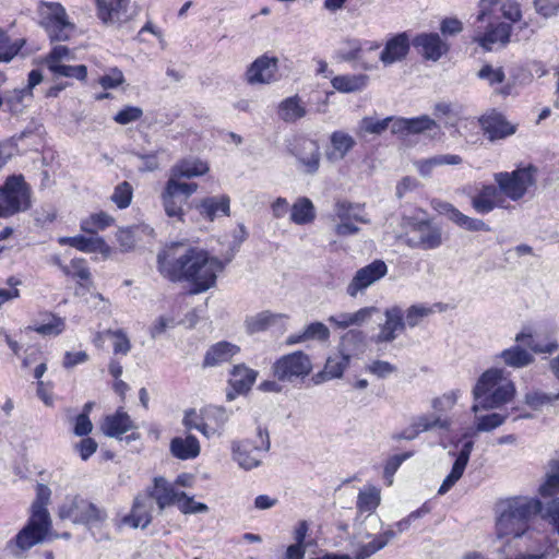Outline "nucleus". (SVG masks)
<instances>
[{"label":"nucleus","mask_w":559,"mask_h":559,"mask_svg":"<svg viewBox=\"0 0 559 559\" xmlns=\"http://www.w3.org/2000/svg\"><path fill=\"white\" fill-rule=\"evenodd\" d=\"M159 273L171 282L186 281L193 294L204 293L216 284L225 263L206 250L186 242H173L157 255Z\"/></svg>","instance_id":"1"},{"label":"nucleus","mask_w":559,"mask_h":559,"mask_svg":"<svg viewBox=\"0 0 559 559\" xmlns=\"http://www.w3.org/2000/svg\"><path fill=\"white\" fill-rule=\"evenodd\" d=\"M496 534L498 538H520L530 532V520L542 512L536 498L512 497L496 503Z\"/></svg>","instance_id":"2"},{"label":"nucleus","mask_w":559,"mask_h":559,"mask_svg":"<svg viewBox=\"0 0 559 559\" xmlns=\"http://www.w3.org/2000/svg\"><path fill=\"white\" fill-rule=\"evenodd\" d=\"M516 393L515 385L507 372L500 368H490L478 378L472 394L474 404L472 412L501 408L510 403Z\"/></svg>","instance_id":"3"},{"label":"nucleus","mask_w":559,"mask_h":559,"mask_svg":"<svg viewBox=\"0 0 559 559\" xmlns=\"http://www.w3.org/2000/svg\"><path fill=\"white\" fill-rule=\"evenodd\" d=\"M497 2L498 0H480L479 12L473 22L472 39L487 51L496 47H506L510 41L511 24L503 22L493 24L490 21L489 7Z\"/></svg>","instance_id":"4"},{"label":"nucleus","mask_w":559,"mask_h":559,"mask_svg":"<svg viewBox=\"0 0 559 559\" xmlns=\"http://www.w3.org/2000/svg\"><path fill=\"white\" fill-rule=\"evenodd\" d=\"M364 350V334L360 331L347 332L341 343L340 353L326 359L324 369L313 377L316 384L341 378L349 365L350 357Z\"/></svg>","instance_id":"5"},{"label":"nucleus","mask_w":559,"mask_h":559,"mask_svg":"<svg viewBox=\"0 0 559 559\" xmlns=\"http://www.w3.org/2000/svg\"><path fill=\"white\" fill-rule=\"evenodd\" d=\"M538 169L534 165L518 167L512 171H500L493 175L500 193L513 202L522 200L537 182Z\"/></svg>","instance_id":"6"},{"label":"nucleus","mask_w":559,"mask_h":559,"mask_svg":"<svg viewBox=\"0 0 559 559\" xmlns=\"http://www.w3.org/2000/svg\"><path fill=\"white\" fill-rule=\"evenodd\" d=\"M32 206V190L22 175L9 176L0 187V217L7 218Z\"/></svg>","instance_id":"7"},{"label":"nucleus","mask_w":559,"mask_h":559,"mask_svg":"<svg viewBox=\"0 0 559 559\" xmlns=\"http://www.w3.org/2000/svg\"><path fill=\"white\" fill-rule=\"evenodd\" d=\"M271 448L269 431L258 427L254 439H242L231 443L234 460L239 467L250 471L261 465L263 454Z\"/></svg>","instance_id":"8"},{"label":"nucleus","mask_w":559,"mask_h":559,"mask_svg":"<svg viewBox=\"0 0 559 559\" xmlns=\"http://www.w3.org/2000/svg\"><path fill=\"white\" fill-rule=\"evenodd\" d=\"M274 377L282 382L295 383L312 371V361L306 353L296 350L281 356L272 366Z\"/></svg>","instance_id":"9"},{"label":"nucleus","mask_w":559,"mask_h":559,"mask_svg":"<svg viewBox=\"0 0 559 559\" xmlns=\"http://www.w3.org/2000/svg\"><path fill=\"white\" fill-rule=\"evenodd\" d=\"M58 515L74 524H84L92 528L100 521V510L88 499L73 496L67 497L59 506Z\"/></svg>","instance_id":"10"},{"label":"nucleus","mask_w":559,"mask_h":559,"mask_svg":"<svg viewBox=\"0 0 559 559\" xmlns=\"http://www.w3.org/2000/svg\"><path fill=\"white\" fill-rule=\"evenodd\" d=\"M40 24L51 40H68L74 28L68 19L66 9L57 2H43Z\"/></svg>","instance_id":"11"},{"label":"nucleus","mask_w":559,"mask_h":559,"mask_svg":"<svg viewBox=\"0 0 559 559\" xmlns=\"http://www.w3.org/2000/svg\"><path fill=\"white\" fill-rule=\"evenodd\" d=\"M406 243L411 248L432 250L442 243V230L429 221L413 224L406 235Z\"/></svg>","instance_id":"12"},{"label":"nucleus","mask_w":559,"mask_h":559,"mask_svg":"<svg viewBox=\"0 0 559 559\" xmlns=\"http://www.w3.org/2000/svg\"><path fill=\"white\" fill-rule=\"evenodd\" d=\"M50 524V521H37L34 516H31L28 524L16 535L14 542L10 543L9 547L12 554L21 556L24 551L43 542Z\"/></svg>","instance_id":"13"},{"label":"nucleus","mask_w":559,"mask_h":559,"mask_svg":"<svg viewBox=\"0 0 559 559\" xmlns=\"http://www.w3.org/2000/svg\"><path fill=\"white\" fill-rule=\"evenodd\" d=\"M74 57L67 46H56L46 57L45 62L48 69L58 76L75 78L84 80L86 78L85 66H69L66 62L73 60Z\"/></svg>","instance_id":"14"},{"label":"nucleus","mask_w":559,"mask_h":559,"mask_svg":"<svg viewBox=\"0 0 559 559\" xmlns=\"http://www.w3.org/2000/svg\"><path fill=\"white\" fill-rule=\"evenodd\" d=\"M391 132L402 139L426 132L433 138L440 133V127L427 115L414 118L396 117L391 126Z\"/></svg>","instance_id":"15"},{"label":"nucleus","mask_w":559,"mask_h":559,"mask_svg":"<svg viewBox=\"0 0 559 559\" xmlns=\"http://www.w3.org/2000/svg\"><path fill=\"white\" fill-rule=\"evenodd\" d=\"M388 273V266L382 260H374L370 264L359 269L346 287L350 297L364 293L372 284L381 280Z\"/></svg>","instance_id":"16"},{"label":"nucleus","mask_w":559,"mask_h":559,"mask_svg":"<svg viewBox=\"0 0 559 559\" xmlns=\"http://www.w3.org/2000/svg\"><path fill=\"white\" fill-rule=\"evenodd\" d=\"M479 124L489 141L502 140L516 132V126L497 110H491L479 118Z\"/></svg>","instance_id":"17"},{"label":"nucleus","mask_w":559,"mask_h":559,"mask_svg":"<svg viewBox=\"0 0 559 559\" xmlns=\"http://www.w3.org/2000/svg\"><path fill=\"white\" fill-rule=\"evenodd\" d=\"M472 207L476 213L485 215L495 209H507L508 202L496 185H484L477 194L471 199Z\"/></svg>","instance_id":"18"},{"label":"nucleus","mask_w":559,"mask_h":559,"mask_svg":"<svg viewBox=\"0 0 559 559\" xmlns=\"http://www.w3.org/2000/svg\"><path fill=\"white\" fill-rule=\"evenodd\" d=\"M154 502L145 491L139 493L133 502L130 514L122 519V523L132 528H145L153 520Z\"/></svg>","instance_id":"19"},{"label":"nucleus","mask_w":559,"mask_h":559,"mask_svg":"<svg viewBox=\"0 0 559 559\" xmlns=\"http://www.w3.org/2000/svg\"><path fill=\"white\" fill-rule=\"evenodd\" d=\"M278 59L263 55L257 58L246 71V81L251 84H269L275 79Z\"/></svg>","instance_id":"20"},{"label":"nucleus","mask_w":559,"mask_h":559,"mask_svg":"<svg viewBox=\"0 0 559 559\" xmlns=\"http://www.w3.org/2000/svg\"><path fill=\"white\" fill-rule=\"evenodd\" d=\"M384 323L380 324V331L373 337L377 344L393 342L406 328V323H404L403 319V310L399 306L388 308L384 311Z\"/></svg>","instance_id":"21"},{"label":"nucleus","mask_w":559,"mask_h":559,"mask_svg":"<svg viewBox=\"0 0 559 559\" xmlns=\"http://www.w3.org/2000/svg\"><path fill=\"white\" fill-rule=\"evenodd\" d=\"M138 14V9L131 0L107 1V26L129 28L128 23Z\"/></svg>","instance_id":"22"},{"label":"nucleus","mask_w":559,"mask_h":559,"mask_svg":"<svg viewBox=\"0 0 559 559\" xmlns=\"http://www.w3.org/2000/svg\"><path fill=\"white\" fill-rule=\"evenodd\" d=\"M136 426L127 412L120 407L114 415L107 416V437L122 440L121 436L131 431L127 435L124 440L127 443L136 440L139 433L135 431Z\"/></svg>","instance_id":"23"},{"label":"nucleus","mask_w":559,"mask_h":559,"mask_svg":"<svg viewBox=\"0 0 559 559\" xmlns=\"http://www.w3.org/2000/svg\"><path fill=\"white\" fill-rule=\"evenodd\" d=\"M145 492L152 497L153 502H156L160 512L176 501L180 503L182 498L164 477H155L153 486L147 487Z\"/></svg>","instance_id":"24"},{"label":"nucleus","mask_w":559,"mask_h":559,"mask_svg":"<svg viewBox=\"0 0 559 559\" xmlns=\"http://www.w3.org/2000/svg\"><path fill=\"white\" fill-rule=\"evenodd\" d=\"M413 45L428 60H439L448 50L449 46L437 33L420 34L415 37Z\"/></svg>","instance_id":"25"},{"label":"nucleus","mask_w":559,"mask_h":559,"mask_svg":"<svg viewBox=\"0 0 559 559\" xmlns=\"http://www.w3.org/2000/svg\"><path fill=\"white\" fill-rule=\"evenodd\" d=\"M294 154L304 167V171L313 175L320 166L319 145L310 139H300L297 143Z\"/></svg>","instance_id":"26"},{"label":"nucleus","mask_w":559,"mask_h":559,"mask_svg":"<svg viewBox=\"0 0 559 559\" xmlns=\"http://www.w3.org/2000/svg\"><path fill=\"white\" fill-rule=\"evenodd\" d=\"M239 352L238 345L226 341L217 342L206 350L202 366L212 368L229 362Z\"/></svg>","instance_id":"27"},{"label":"nucleus","mask_w":559,"mask_h":559,"mask_svg":"<svg viewBox=\"0 0 559 559\" xmlns=\"http://www.w3.org/2000/svg\"><path fill=\"white\" fill-rule=\"evenodd\" d=\"M162 205L166 215L182 222L185 216L183 205L187 203L185 198L178 193L174 180H167L160 194Z\"/></svg>","instance_id":"28"},{"label":"nucleus","mask_w":559,"mask_h":559,"mask_svg":"<svg viewBox=\"0 0 559 559\" xmlns=\"http://www.w3.org/2000/svg\"><path fill=\"white\" fill-rule=\"evenodd\" d=\"M409 50V38L406 33H399L390 38L380 53V60L384 66L403 60Z\"/></svg>","instance_id":"29"},{"label":"nucleus","mask_w":559,"mask_h":559,"mask_svg":"<svg viewBox=\"0 0 559 559\" xmlns=\"http://www.w3.org/2000/svg\"><path fill=\"white\" fill-rule=\"evenodd\" d=\"M474 443L472 441H467L463 444L461 448L454 464L452 466V469L450 474L444 478L443 483L441 484L438 493L444 495L447 493L455 484L456 481L463 476V473L466 468V465L469 461V456L473 450Z\"/></svg>","instance_id":"30"},{"label":"nucleus","mask_w":559,"mask_h":559,"mask_svg":"<svg viewBox=\"0 0 559 559\" xmlns=\"http://www.w3.org/2000/svg\"><path fill=\"white\" fill-rule=\"evenodd\" d=\"M169 452L181 461L193 460L199 456L201 445L197 437L189 433L185 437L173 438L169 443Z\"/></svg>","instance_id":"31"},{"label":"nucleus","mask_w":559,"mask_h":559,"mask_svg":"<svg viewBox=\"0 0 559 559\" xmlns=\"http://www.w3.org/2000/svg\"><path fill=\"white\" fill-rule=\"evenodd\" d=\"M197 209L203 217L210 221H214L219 216H229L230 199L226 194L207 197L200 201Z\"/></svg>","instance_id":"32"},{"label":"nucleus","mask_w":559,"mask_h":559,"mask_svg":"<svg viewBox=\"0 0 559 559\" xmlns=\"http://www.w3.org/2000/svg\"><path fill=\"white\" fill-rule=\"evenodd\" d=\"M331 147L326 151L328 160L335 163L344 159L349 151L356 145L355 139L344 132L334 131L330 136Z\"/></svg>","instance_id":"33"},{"label":"nucleus","mask_w":559,"mask_h":559,"mask_svg":"<svg viewBox=\"0 0 559 559\" xmlns=\"http://www.w3.org/2000/svg\"><path fill=\"white\" fill-rule=\"evenodd\" d=\"M209 171L206 163L199 158H185L174 165L170 169V177L175 178H193L199 177Z\"/></svg>","instance_id":"34"},{"label":"nucleus","mask_w":559,"mask_h":559,"mask_svg":"<svg viewBox=\"0 0 559 559\" xmlns=\"http://www.w3.org/2000/svg\"><path fill=\"white\" fill-rule=\"evenodd\" d=\"M258 372L245 365H237L233 368L230 373L229 383L231 388L238 393H247L255 382Z\"/></svg>","instance_id":"35"},{"label":"nucleus","mask_w":559,"mask_h":559,"mask_svg":"<svg viewBox=\"0 0 559 559\" xmlns=\"http://www.w3.org/2000/svg\"><path fill=\"white\" fill-rule=\"evenodd\" d=\"M412 421L418 430L419 435L421 432L431 431L435 429L449 431L452 426V420L450 417H442L435 413L421 414L414 417Z\"/></svg>","instance_id":"36"},{"label":"nucleus","mask_w":559,"mask_h":559,"mask_svg":"<svg viewBox=\"0 0 559 559\" xmlns=\"http://www.w3.org/2000/svg\"><path fill=\"white\" fill-rule=\"evenodd\" d=\"M107 342L114 356L112 359L118 361L120 357H126L132 349L131 340L123 329L107 330Z\"/></svg>","instance_id":"37"},{"label":"nucleus","mask_w":559,"mask_h":559,"mask_svg":"<svg viewBox=\"0 0 559 559\" xmlns=\"http://www.w3.org/2000/svg\"><path fill=\"white\" fill-rule=\"evenodd\" d=\"M366 74L336 75L331 80L332 86L341 93H355L362 91L368 84Z\"/></svg>","instance_id":"38"},{"label":"nucleus","mask_w":559,"mask_h":559,"mask_svg":"<svg viewBox=\"0 0 559 559\" xmlns=\"http://www.w3.org/2000/svg\"><path fill=\"white\" fill-rule=\"evenodd\" d=\"M498 357L504 365L514 369L524 368L534 361L533 355L520 345H514L502 350Z\"/></svg>","instance_id":"39"},{"label":"nucleus","mask_w":559,"mask_h":559,"mask_svg":"<svg viewBox=\"0 0 559 559\" xmlns=\"http://www.w3.org/2000/svg\"><path fill=\"white\" fill-rule=\"evenodd\" d=\"M397 533L393 530H386L383 533L376 535L373 539L367 544L358 547L355 552V559H367L377 551L383 549L390 540L395 538Z\"/></svg>","instance_id":"40"},{"label":"nucleus","mask_w":559,"mask_h":559,"mask_svg":"<svg viewBox=\"0 0 559 559\" xmlns=\"http://www.w3.org/2000/svg\"><path fill=\"white\" fill-rule=\"evenodd\" d=\"M559 555V548L555 542L548 537L538 540V547L535 551L520 552L506 559H554Z\"/></svg>","instance_id":"41"},{"label":"nucleus","mask_w":559,"mask_h":559,"mask_svg":"<svg viewBox=\"0 0 559 559\" xmlns=\"http://www.w3.org/2000/svg\"><path fill=\"white\" fill-rule=\"evenodd\" d=\"M307 114L306 107L302 105L298 96H292L284 99L278 107V115L285 122H295Z\"/></svg>","instance_id":"42"},{"label":"nucleus","mask_w":559,"mask_h":559,"mask_svg":"<svg viewBox=\"0 0 559 559\" xmlns=\"http://www.w3.org/2000/svg\"><path fill=\"white\" fill-rule=\"evenodd\" d=\"M59 243L71 246L84 252H103L104 248L103 240L94 236L61 237L59 238Z\"/></svg>","instance_id":"43"},{"label":"nucleus","mask_w":559,"mask_h":559,"mask_svg":"<svg viewBox=\"0 0 559 559\" xmlns=\"http://www.w3.org/2000/svg\"><path fill=\"white\" fill-rule=\"evenodd\" d=\"M51 490L44 484H38L36 488V499L32 504V516L37 521H50L47 506L50 502Z\"/></svg>","instance_id":"44"},{"label":"nucleus","mask_w":559,"mask_h":559,"mask_svg":"<svg viewBox=\"0 0 559 559\" xmlns=\"http://www.w3.org/2000/svg\"><path fill=\"white\" fill-rule=\"evenodd\" d=\"M334 211L340 221H354L362 224L370 223V221L364 214V207L360 204L338 201L335 204Z\"/></svg>","instance_id":"45"},{"label":"nucleus","mask_w":559,"mask_h":559,"mask_svg":"<svg viewBox=\"0 0 559 559\" xmlns=\"http://www.w3.org/2000/svg\"><path fill=\"white\" fill-rule=\"evenodd\" d=\"M281 314L272 313L271 311H261L253 316H249L245 320L246 330L249 334L259 333L265 331L272 324L276 322Z\"/></svg>","instance_id":"46"},{"label":"nucleus","mask_w":559,"mask_h":559,"mask_svg":"<svg viewBox=\"0 0 559 559\" xmlns=\"http://www.w3.org/2000/svg\"><path fill=\"white\" fill-rule=\"evenodd\" d=\"M539 493L544 498L552 497L559 493V461L549 462L548 471L544 483L539 486Z\"/></svg>","instance_id":"47"},{"label":"nucleus","mask_w":559,"mask_h":559,"mask_svg":"<svg viewBox=\"0 0 559 559\" xmlns=\"http://www.w3.org/2000/svg\"><path fill=\"white\" fill-rule=\"evenodd\" d=\"M314 217V206L308 198H300L294 203L290 219L295 224L305 225L312 222Z\"/></svg>","instance_id":"48"},{"label":"nucleus","mask_w":559,"mask_h":559,"mask_svg":"<svg viewBox=\"0 0 559 559\" xmlns=\"http://www.w3.org/2000/svg\"><path fill=\"white\" fill-rule=\"evenodd\" d=\"M380 501V489L369 486L359 491L356 507L360 513H372L379 507Z\"/></svg>","instance_id":"49"},{"label":"nucleus","mask_w":559,"mask_h":559,"mask_svg":"<svg viewBox=\"0 0 559 559\" xmlns=\"http://www.w3.org/2000/svg\"><path fill=\"white\" fill-rule=\"evenodd\" d=\"M33 96L29 88L13 90L8 92L3 98V103L8 106L9 110L17 115L23 111L26 106L25 102L29 100Z\"/></svg>","instance_id":"50"},{"label":"nucleus","mask_w":559,"mask_h":559,"mask_svg":"<svg viewBox=\"0 0 559 559\" xmlns=\"http://www.w3.org/2000/svg\"><path fill=\"white\" fill-rule=\"evenodd\" d=\"M395 119L396 117H386L381 120L373 117H365L359 123V133L379 135L383 133L388 128L391 129V126Z\"/></svg>","instance_id":"51"},{"label":"nucleus","mask_w":559,"mask_h":559,"mask_svg":"<svg viewBox=\"0 0 559 559\" xmlns=\"http://www.w3.org/2000/svg\"><path fill=\"white\" fill-rule=\"evenodd\" d=\"M67 423L76 437H86L93 430V424L86 413L73 415L71 409H67Z\"/></svg>","instance_id":"52"},{"label":"nucleus","mask_w":559,"mask_h":559,"mask_svg":"<svg viewBox=\"0 0 559 559\" xmlns=\"http://www.w3.org/2000/svg\"><path fill=\"white\" fill-rule=\"evenodd\" d=\"M507 414L490 413L487 415H477L475 417L476 432H489L500 427L507 420Z\"/></svg>","instance_id":"53"},{"label":"nucleus","mask_w":559,"mask_h":559,"mask_svg":"<svg viewBox=\"0 0 559 559\" xmlns=\"http://www.w3.org/2000/svg\"><path fill=\"white\" fill-rule=\"evenodd\" d=\"M515 342L518 344L527 346L534 353L551 354L558 349V344L556 341H549V342L543 344V343L536 341L532 334H526L524 332L516 334Z\"/></svg>","instance_id":"54"},{"label":"nucleus","mask_w":559,"mask_h":559,"mask_svg":"<svg viewBox=\"0 0 559 559\" xmlns=\"http://www.w3.org/2000/svg\"><path fill=\"white\" fill-rule=\"evenodd\" d=\"M47 322L32 328L35 332L44 336H57L66 329V322L62 318L52 313H47Z\"/></svg>","instance_id":"55"},{"label":"nucleus","mask_w":559,"mask_h":559,"mask_svg":"<svg viewBox=\"0 0 559 559\" xmlns=\"http://www.w3.org/2000/svg\"><path fill=\"white\" fill-rule=\"evenodd\" d=\"M559 400L558 393H545L539 390L527 392L524 396V403L534 411H539L545 405H549Z\"/></svg>","instance_id":"56"},{"label":"nucleus","mask_w":559,"mask_h":559,"mask_svg":"<svg viewBox=\"0 0 559 559\" xmlns=\"http://www.w3.org/2000/svg\"><path fill=\"white\" fill-rule=\"evenodd\" d=\"M433 312L435 310L431 306L424 304L413 305L406 310L404 323H406V326L413 329Z\"/></svg>","instance_id":"57"},{"label":"nucleus","mask_w":559,"mask_h":559,"mask_svg":"<svg viewBox=\"0 0 559 559\" xmlns=\"http://www.w3.org/2000/svg\"><path fill=\"white\" fill-rule=\"evenodd\" d=\"M432 206L440 215L445 216L448 219H450L452 223H454L459 227L462 226L464 218L466 217V215L463 214L453 204L445 202V201L433 200Z\"/></svg>","instance_id":"58"},{"label":"nucleus","mask_w":559,"mask_h":559,"mask_svg":"<svg viewBox=\"0 0 559 559\" xmlns=\"http://www.w3.org/2000/svg\"><path fill=\"white\" fill-rule=\"evenodd\" d=\"M122 370L123 368L120 361L116 359L110 360L108 365V371L110 376L115 379L112 383V389L115 393H117L120 396L121 401H124L126 393L130 390V386L128 383L120 379Z\"/></svg>","instance_id":"59"},{"label":"nucleus","mask_w":559,"mask_h":559,"mask_svg":"<svg viewBox=\"0 0 559 559\" xmlns=\"http://www.w3.org/2000/svg\"><path fill=\"white\" fill-rule=\"evenodd\" d=\"M133 197L132 186L128 181L120 182L114 190L110 200L118 209H126L130 205Z\"/></svg>","instance_id":"60"},{"label":"nucleus","mask_w":559,"mask_h":559,"mask_svg":"<svg viewBox=\"0 0 559 559\" xmlns=\"http://www.w3.org/2000/svg\"><path fill=\"white\" fill-rule=\"evenodd\" d=\"M459 399V391H450L441 396L435 397L431 401V407L435 414L442 416V414L451 411L456 404Z\"/></svg>","instance_id":"61"},{"label":"nucleus","mask_w":559,"mask_h":559,"mask_svg":"<svg viewBox=\"0 0 559 559\" xmlns=\"http://www.w3.org/2000/svg\"><path fill=\"white\" fill-rule=\"evenodd\" d=\"M203 419L210 421L218 431L228 421V414L224 407L209 406L202 413Z\"/></svg>","instance_id":"62"},{"label":"nucleus","mask_w":559,"mask_h":559,"mask_svg":"<svg viewBox=\"0 0 559 559\" xmlns=\"http://www.w3.org/2000/svg\"><path fill=\"white\" fill-rule=\"evenodd\" d=\"M477 78L487 81L489 85L500 84L504 81L506 74L501 67L493 68L490 64H485L477 72Z\"/></svg>","instance_id":"63"},{"label":"nucleus","mask_w":559,"mask_h":559,"mask_svg":"<svg viewBox=\"0 0 559 559\" xmlns=\"http://www.w3.org/2000/svg\"><path fill=\"white\" fill-rule=\"evenodd\" d=\"M307 341L326 342L330 338V330L322 322H312L304 329Z\"/></svg>","instance_id":"64"}]
</instances>
